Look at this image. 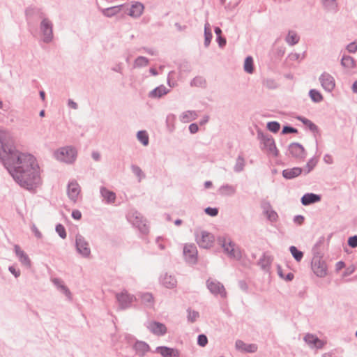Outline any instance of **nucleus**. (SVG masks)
Returning <instances> with one entry per match:
<instances>
[{
    "instance_id": "obj_1",
    "label": "nucleus",
    "mask_w": 357,
    "mask_h": 357,
    "mask_svg": "<svg viewBox=\"0 0 357 357\" xmlns=\"http://www.w3.org/2000/svg\"><path fill=\"white\" fill-rule=\"evenodd\" d=\"M0 159L13 179L22 188L34 190L40 183L39 167L31 154L17 150L10 135L0 130Z\"/></svg>"
},
{
    "instance_id": "obj_2",
    "label": "nucleus",
    "mask_w": 357,
    "mask_h": 357,
    "mask_svg": "<svg viewBox=\"0 0 357 357\" xmlns=\"http://www.w3.org/2000/svg\"><path fill=\"white\" fill-rule=\"evenodd\" d=\"M77 154V150L71 146L62 147L54 152L56 160L68 164H72L75 161Z\"/></svg>"
},
{
    "instance_id": "obj_3",
    "label": "nucleus",
    "mask_w": 357,
    "mask_h": 357,
    "mask_svg": "<svg viewBox=\"0 0 357 357\" xmlns=\"http://www.w3.org/2000/svg\"><path fill=\"white\" fill-rule=\"evenodd\" d=\"M218 241L224 249V252L230 257L236 260L241 258V251L240 248L236 245L230 239L221 237L218 238Z\"/></svg>"
},
{
    "instance_id": "obj_4",
    "label": "nucleus",
    "mask_w": 357,
    "mask_h": 357,
    "mask_svg": "<svg viewBox=\"0 0 357 357\" xmlns=\"http://www.w3.org/2000/svg\"><path fill=\"white\" fill-rule=\"evenodd\" d=\"M257 138L260 140L261 144L263 145L262 149H265L269 153L273 154L274 156H278V150L276 148L273 138L268 135L264 134L262 131H257Z\"/></svg>"
},
{
    "instance_id": "obj_5",
    "label": "nucleus",
    "mask_w": 357,
    "mask_h": 357,
    "mask_svg": "<svg viewBox=\"0 0 357 357\" xmlns=\"http://www.w3.org/2000/svg\"><path fill=\"white\" fill-rule=\"evenodd\" d=\"M128 220L134 226L137 227L142 234L148 233L149 227H147L145 220L143 219V217L137 211L130 212L128 215Z\"/></svg>"
},
{
    "instance_id": "obj_6",
    "label": "nucleus",
    "mask_w": 357,
    "mask_h": 357,
    "mask_svg": "<svg viewBox=\"0 0 357 357\" xmlns=\"http://www.w3.org/2000/svg\"><path fill=\"white\" fill-rule=\"evenodd\" d=\"M40 30L43 36V42L45 43H50L53 39L52 22L48 18H43L40 24Z\"/></svg>"
},
{
    "instance_id": "obj_7",
    "label": "nucleus",
    "mask_w": 357,
    "mask_h": 357,
    "mask_svg": "<svg viewBox=\"0 0 357 357\" xmlns=\"http://www.w3.org/2000/svg\"><path fill=\"white\" fill-rule=\"evenodd\" d=\"M116 298L119 303V308L125 310L130 307L132 303L136 301L134 295L128 294L126 290L116 294Z\"/></svg>"
},
{
    "instance_id": "obj_8",
    "label": "nucleus",
    "mask_w": 357,
    "mask_h": 357,
    "mask_svg": "<svg viewBox=\"0 0 357 357\" xmlns=\"http://www.w3.org/2000/svg\"><path fill=\"white\" fill-rule=\"evenodd\" d=\"M206 286L210 292L215 295H220L222 298L227 296V292L222 284L217 280L208 279L206 281Z\"/></svg>"
},
{
    "instance_id": "obj_9",
    "label": "nucleus",
    "mask_w": 357,
    "mask_h": 357,
    "mask_svg": "<svg viewBox=\"0 0 357 357\" xmlns=\"http://www.w3.org/2000/svg\"><path fill=\"white\" fill-rule=\"evenodd\" d=\"M77 251L84 257H89L91 255V249L89 243L80 234H77L75 238Z\"/></svg>"
},
{
    "instance_id": "obj_10",
    "label": "nucleus",
    "mask_w": 357,
    "mask_h": 357,
    "mask_svg": "<svg viewBox=\"0 0 357 357\" xmlns=\"http://www.w3.org/2000/svg\"><path fill=\"white\" fill-rule=\"evenodd\" d=\"M183 255L185 261L191 264L197 261V250L194 244H186L183 248Z\"/></svg>"
},
{
    "instance_id": "obj_11",
    "label": "nucleus",
    "mask_w": 357,
    "mask_h": 357,
    "mask_svg": "<svg viewBox=\"0 0 357 357\" xmlns=\"http://www.w3.org/2000/svg\"><path fill=\"white\" fill-rule=\"evenodd\" d=\"M319 80L323 89L327 92L333 91L335 87V81L334 77L328 73H323L320 75Z\"/></svg>"
},
{
    "instance_id": "obj_12",
    "label": "nucleus",
    "mask_w": 357,
    "mask_h": 357,
    "mask_svg": "<svg viewBox=\"0 0 357 357\" xmlns=\"http://www.w3.org/2000/svg\"><path fill=\"white\" fill-rule=\"evenodd\" d=\"M289 151L291 155L298 160H303L306 157V152L304 147L298 142L289 144Z\"/></svg>"
},
{
    "instance_id": "obj_13",
    "label": "nucleus",
    "mask_w": 357,
    "mask_h": 357,
    "mask_svg": "<svg viewBox=\"0 0 357 357\" xmlns=\"http://www.w3.org/2000/svg\"><path fill=\"white\" fill-rule=\"evenodd\" d=\"M144 9V5L137 1L132 3L130 7L125 6V8H123L125 13L134 18L139 17L142 15Z\"/></svg>"
},
{
    "instance_id": "obj_14",
    "label": "nucleus",
    "mask_w": 357,
    "mask_h": 357,
    "mask_svg": "<svg viewBox=\"0 0 357 357\" xmlns=\"http://www.w3.org/2000/svg\"><path fill=\"white\" fill-rule=\"evenodd\" d=\"M196 240L201 248H209L213 245L214 237L211 234L203 231L201 232L200 237L197 236Z\"/></svg>"
},
{
    "instance_id": "obj_15",
    "label": "nucleus",
    "mask_w": 357,
    "mask_h": 357,
    "mask_svg": "<svg viewBox=\"0 0 357 357\" xmlns=\"http://www.w3.org/2000/svg\"><path fill=\"white\" fill-rule=\"evenodd\" d=\"M312 269L318 277H324L327 273V266L324 261L320 259H313Z\"/></svg>"
},
{
    "instance_id": "obj_16",
    "label": "nucleus",
    "mask_w": 357,
    "mask_h": 357,
    "mask_svg": "<svg viewBox=\"0 0 357 357\" xmlns=\"http://www.w3.org/2000/svg\"><path fill=\"white\" fill-rule=\"evenodd\" d=\"M235 347L238 351L244 353H255L258 349L256 344H246L241 340L236 341Z\"/></svg>"
},
{
    "instance_id": "obj_17",
    "label": "nucleus",
    "mask_w": 357,
    "mask_h": 357,
    "mask_svg": "<svg viewBox=\"0 0 357 357\" xmlns=\"http://www.w3.org/2000/svg\"><path fill=\"white\" fill-rule=\"evenodd\" d=\"M304 340L312 348L321 349L325 344L323 340L310 333H307L305 335Z\"/></svg>"
},
{
    "instance_id": "obj_18",
    "label": "nucleus",
    "mask_w": 357,
    "mask_h": 357,
    "mask_svg": "<svg viewBox=\"0 0 357 357\" xmlns=\"http://www.w3.org/2000/svg\"><path fill=\"white\" fill-rule=\"evenodd\" d=\"M147 328L152 333L158 336H162L167 333L165 325L158 321L150 322Z\"/></svg>"
},
{
    "instance_id": "obj_19",
    "label": "nucleus",
    "mask_w": 357,
    "mask_h": 357,
    "mask_svg": "<svg viewBox=\"0 0 357 357\" xmlns=\"http://www.w3.org/2000/svg\"><path fill=\"white\" fill-rule=\"evenodd\" d=\"M155 352L160 354L162 357H179L180 353L178 349L169 348L165 346L156 347Z\"/></svg>"
},
{
    "instance_id": "obj_20",
    "label": "nucleus",
    "mask_w": 357,
    "mask_h": 357,
    "mask_svg": "<svg viewBox=\"0 0 357 357\" xmlns=\"http://www.w3.org/2000/svg\"><path fill=\"white\" fill-rule=\"evenodd\" d=\"M136 354L143 357L150 350L149 345L143 341H137L133 345Z\"/></svg>"
},
{
    "instance_id": "obj_21",
    "label": "nucleus",
    "mask_w": 357,
    "mask_h": 357,
    "mask_svg": "<svg viewBox=\"0 0 357 357\" xmlns=\"http://www.w3.org/2000/svg\"><path fill=\"white\" fill-rule=\"evenodd\" d=\"M15 252L16 255L18 257L20 261L25 266L30 267L31 266V260L28 255L21 250L20 247L17 245H15L14 247Z\"/></svg>"
},
{
    "instance_id": "obj_22",
    "label": "nucleus",
    "mask_w": 357,
    "mask_h": 357,
    "mask_svg": "<svg viewBox=\"0 0 357 357\" xmlns=\"http://www.w3.org/2000/svg\"><path fill=\"white\" fill-rule=\"evenodd\" d=\"M80 192V188L77 183L70 182L68 185V195L69 198L75 202Z\"/></svg>"
},
{
    "instance_id": "obj_23",
    "label": "nucleus",
    "mask_w": 357,
    "mask_h": 357,
    "mask_svg": "<svg viewBox=\"0 0 357 357\" xmlns=\"http://www.w3.org/2000/svg\"><path fill=\"white\" fill-rule=\"evenodd\" d=\"M100 192L103 198V199L106 202L107 204H113L116 200V194L105 187H101L100 189Z\"/></svg>"
},
{
    "instance_id": "obj_24",
    "label": "nucleus",
    "mask_w": 357,
    "mask_h": 357,
    "mask_svg": "<svg viewBox=\"0 0 357 357\" xmlns=\"http://www.w3.org/2000/svg\"><path fill=\"white\" fill-rule=\"evenodd\" d=\"M162 284L168 289H172L176 287L177 281L174 276L165 273L160 278Z\"/></svg>"
},
{
    "instance_id": "obj_25",
    "label": "nucleus",
    "mask_w": 357,
    "mask_h": 357,
    "mask_svg": "<svg viewBox=\"0 0 357 357\" xmlns=\"http://www.w3.org/2000/svg\"><path fill=\"white\" fill-rule=\"evenodd\" d=\"M125 8L124 4H121L116 6H112L107 8H100V11L102 13L103 15L107 17H112L114 16L115 15L120 13L123 8Z\"/></svg>"
},
{
    "instance_id": "obj_26",
    "label": "nucleus",
    "mask_w": 357,
    "mask_h": 357,
    "mask_svg": "<svg viewBox=\"0 0 357 357\" xmlns=\"http://www.w3.org/2000/svg\"><path fill=\"white\" fill-rule=\"evenodd\" d=\"M321 200V197L314 193H306L301 197V203L304 206L318 202Z\"/></svg>"
},
{
    "instance_id": "obj_27",
    "label": "nucleus",
    "mask_w": 357,
    "mask_h": 357,
    "mask_svg": "<svg viewBox=\"0 0 357 357\" xmlns=\"http://www.w3.org/2000/svg\"><path fill=\"white\" fill-rule=\"evenodd\" d=\"M303 169L300 167H294L286 169L282 171V176L286 179H292L301 174Z\"/></svg>"
},
{
    "instance_id": "obj_28",
    "label": "nucleus",
    "mask_w": 357,
    "mask_h": 357,
    "mask_svg": "<svg viewBox=\"0 0 357 357\" xmlns=\"http://www.w3.org/2000/svg\"><path fill=\"white\" fill-rule=\"evenodd\" d=\"M218 192L222 196H232L236 193V189L234 185L225 184L219 188Z\"/></svg>"
},
{
    "instance_id": "obj_29",
    "label": "nucleus",
    "mask_w": 357,
    "mask_h": 357,
    "mask_svg": "<svg viewBox=\"0 0 357 357\" xmlns=\"http://www.w3.org/2000/svg\"><path fill=\"white\" fill-rule=\"evenodd\" d=\"M264 212L266 214L268 220L271 222H275L278 220V213L274 210H273L271 206L269 204H267L264 206Z\"/></svg>"
},
{
    "instance_id": "obj_30",
    "label": "nucleus",
    "mask_w": 357,
    "mask_h": 357,
    "mask_svg": "<svg viewBox=\"0 0 357 357\" xmlns=\"http://www.w3.org/2000/svg\"><path fill=\"white\" fill-rule=\"evenodd\" d=\"M169 90L163 85H160L149 93L151 98H160L162 96L167 94Z\"/></svg>"
},
{
    "instance_id": "obj_31",
    "label": "nucleus",
    "mask_w": 357,
    "mask_h": 357,
    "mask_svg": "<svg viewBox=\"0 0 357 357\" xmlns=\"http://www.w3.org/2000/svg\"><path fill=\"white\" fill-rule=\"evenodd\" d=\"M212 37L213 35L211 32V25L208 22H206L204 25V46L206 47L209 46Z\"/></svg>"
},
{
    "instance_id": "obj_32",
    "label": "nucleus",
    "mask_w": 357,
    "mask_h": 357,
    "mask_svg": "<svg viewBox=\"0 0 357 357\" xmlns=\"http://www.w3.org/2000/svg\"><path fill=\"white\" fill-rule=\"evenodd\" d=\"M341 64L342 66L349 69H352L356 67L355 60L353 57L348 55H344L342 56L341 59Z\"/></svg>"
},
{
    "instance_id": "obj_33",
    "label": "nucleus",
    "mask_w": 357,
    "mask_h": 357,
    "mask_svg": "<svg viewBox=\"0 0 357 357\" xmlns=\"http://www.w3.org/2000/svg\"><path fill=\"white\" fill-rule=\"evenodd\" d=\"M197 117V114L196 112L188 110L182 114L181 116V121L184 123H188L196 119Z\"/></svg>"
},
{
    "instance_id": "obj_34",
    "label": "nucleus",
    "mask_w": 357,
    "mask_h": 357,
    "mask_svg": "<svg viewBox=\"0 0 357 357\" xmlns=\"http://www.w3.org/2000/svg\"><path fill=\"white\" fill-rule=\"evenodd\" d=\"M297 119L301 121L305 126H307L308 128L313 132H318L319 128L317 125H315L310 120L303 117V116H298Z\"/></svg>"
},
{
    "instance_id": "obj_35",
    "label": "nucleus",
    "mask_w": 357,
    "mask_h": 357,
    "mask_svg": "<svg viewBox=\"0 0 357 357\" xmlns=\"http://www.w3.org/2000/svg\"><path fill=\"white\" fill-rule=\"evenodd\" d=\"M285 40L289 45H294L298 43L299 36L295 31H289Z\"/></svg>"
},
{
    "instance_id": "obj_36",
    "label": "nucleus",
    "mask_w": 357,
    "mask_h": 357,
    "mask_svg": "<svg viewBox=\"0 0 357 357\" xmlns=\"http://www.w3.org/2000/svg\"><path fill=\"white\" fill-rule=\"evenodd\" d=\"M309 96L311 100L316 103L321 102L324 99L321 93L316 89H311L309 91Z\"/></svg>"
},
{
    "instance_id": "obj_37",
    "label": "nucleus",
    "mask_w": 357,
    "mask_h": 357,
    "mask_svg": "<svg viewBox=\"0 0 357 357\" xmlns=\"http://www.w3.org/2000/svg\"><path fill=\"white\" fill-rule=\"evenodd\" d=\"M322 2L326 10L334 12L337 10V3L336 0H322Z\"/></svg>"
},
{
    "instance_id": "obj_38",
    "label": "nucleus",
    "mask_w": 357,
    "mask_h": 357,
    "mask_svg": "<svg viewBox=\"0 0 357 357\" xmlns=\"http://www.w3.org/2000/svg\"><path fill=\"white\" fill-rule=\"evenodd\" d=\"M141 300L144 305L146 306H152L153 303V297L150 293H143L141 294Z\"/></svg>"
},
{
    "instance_id": "obj_39",
    "label": "nucleus",
    "mask_w": 357,
    "mask_h": 357,
    "mask_svg": "<svg viewBox=\"0 0 357 357\" xmlns=\"http://www.w3.org/2000/svg\"><path fill=\"white\" fill-rule=\"evenodd\" d=\"M245 167V159L242 155H238L236 164L234 167V170L236 172H240L243 170Z\"/></svg>"
},
{
    "instance_id": "obj_40",
    "label": "nucleus",
    "mask_w": 357,
    "mask_h": 357,
    "mask_svg": "<svg viewBox=\"0 0 357 357\" xmlns=\"http://www.w3.org/2000/svg\"><path fill=\"white\" fill-rule=\"evenodd\" d=\"M131 169L132 173L138 178L139 182H141V181L145 178L144 173L139 166L136 165H132Z\"/></svg>"
},
{
    "instance_id": "obj_41",
    "label": "nucleus",
    "mask_w": 357,
    "mask_h": 357,
    "mask_svg": "<svg viewBox=\"0 0 357 357\" xmlns=\"http://www.w3.org/2000/svg\"><path fill=\"white\" fill-rule=\"evenodd\" d=\"M273 261V259L268 255H264L262 258L259 259V264L263 269L268 268Z\"/></svg>"
},
{
    "instance_id": "obj_42",
    "label": "nucleus",
    "mask_w": 357,
    "mask_h": 357,
    "mask_svg": "<svg viewBox=\"0 0 357 357\" xmlns=\"http://www.w3.org/2000/svg\"><path fill=\"white\" fill-rule=\"evenodd\" d=\"M289 250L293 257L296 261H301L303 257V252L298 250L295 246L292 245L289 248Z\"/></svg>"
},
{
    "instance_id": "obj_43",
    "label": "nucleus",
    "mask_w": 357,
    "mask_h": 357,
    "mask_svg": "<svg viewBox=\"0 0 357 357\" xmlns=\"http://www.w3.org/2000/svg\"><path fill=\"white\" fill-rule=\"evenodd\" d=\"M137 139L144 146L149 144V136L145 130H140L137 134Z\"/></svg>"
},
{
    "instance_id": "obj_44",
    "label": "nucleus",
    "mask_w": 357,
    "mask_h": 357,
    "mask_svg": "<svg viewBox=\"0 0 357 357\" xmlns=\"http://www.w3.org/2000/svg\"><path fill=\"white\" fill-rule=\"evenodd\" d=\"M244 70L248 73H252L254 71L253 68V59L252 56H248L245 58L244 62Z\"/></svg>"
},
{
    "instance_id": "obj_45",
    "label": "nucleus",
    "mask_w": 357,
    "mask_h": 357,
    "mask_svg": "<svg viewBox=\"0 0 357 357\" xmlns=\"http://www.w3.org/2000/svg\"><path fill=\"white\" fill-rule=\"evenodd\" d=\"M149 64V59L144 56H138L135 62H134V67L135 68H140L143 66H146Z\"/></svg>"
},
{
    "instance_id": "obj_46",
    "label": "nucleus",
    "mask_w": 357,
    "mask_h": 357,
    "mask_svg": "<svg viewBox=\"0 0 357 357\" xmlns=\"http://www.w3.org/2000/svg\"><path fill=\"white\" fill-rule=\"evenodd\" d=\"M266 127L268 130L275 133L279 131L280 124L277 121H271L267 123Z\"/></svg>"
},
{
    "instance_id": "obj_47",
    "label": "nucleus",
    "mask_w": 357,
    "mask_h": 357,
    "mask_svg": "<svg viewBox=\"0 0 357 357\" xmlns=\"http://www.w3.org/2000/svg\"><path fill=\"white\" fill-rule=\"evenodd\" d=\"M206 84V80L202 77H196L192 81L190 84L195 86H204Z\"/></svg>"
},
{
    "instance_id": "obj_48",
    "label": "nucleus",
    "mask_w": 357,
    "mask_h": 357,
    "mask_svg": "<svg viewBox=\"0 0 357 357\" xmlns=\"http://www.w3.org/2000/svg\"><path fill=\"white\" fill-rule=\"evenodd\" d=\"M188 320L191 323L195 322L199 316L198 312L191 310L190 309L188 310Z\"/></svg>"
},
{
    "instance_id": "obj_49",
    "label": "nucleus",
    "mask_w": 357,
    "mask_h": 357,
    "mask_svg": "<svg viewBox=\"0 0 357 357\" xmlns=\"http://www.w3.org/2000/svg\"><path fill=\"white\" fill-rule=\"evenodd\" d=\"M56 231L61 238L64 239L66 238V231L65 227L61 224H58L56 226Z\"/></svg>"
},
{
    "instance_id": "obj_50",
    "label": "nucleus",
    "mask_w": 357,
    "mask_h": 357,
    "mask_svg": "<svg viewBox=\"0 0 357 357\" xmlns=\"http://www.w3.org/2000/svg\"><path fill=\"white\" fill-rule=\"evenodd\" d=\"M317 161H315L313 158L310 159L306 164L305 169H304L305 171V174H308L310 172L313 168L316 166Z\"/></svg>"
},
{
    "instance_id": "obj_51",
    "label": "nucleus",
    "mask_w": 357,
    "mask_h": 357,
    "mask_svg": "<svg viewBox=\"0 0 357 357\" xmlns=\"http://www.w3.org/2000/svg\"><path fill=\"white\" fill-rule=\"evenodd\" d=\"M264 86H265L268 89H275L277 87L276 82L272 79H265L263 82Z\"/></svg>"
},
{
    "instance_id": "obj_52",
    "label": "nucleus",
    "mask_w": 357,
    "mask_h": 357,
    "mask_svg": "<svg viewBox=\"0 0 357 357\" xmlns=\"http://www.w3.org/2000/svg\"><path fill=\"white\" fill-rule=\"evenodd\" d=\"M197 343L201 347H205L208 343L207 337L204 334L199 335L197 337Z\"/></svg>"
},
{
    "instance_id": "obj_53",
    "label": "nucleus",
    "mask_w": 357,
    "mask_h": 357,
    "mask_svg": "<svg viewBox=\"0 0 357 357\" xmlns=\"http://www.w3.org/2000/svg\"><path fill=\"white\" fill-rule=\"evenodd\" d=\"M289 133H298V130L289 126H284L282 130V134L286 135Z\"/></svg>"
},
{
    "instance_id": "obj_54",
    "label": "nucleus",
    "mask_w": 357,
    "mask_h": 357,
    "mask_svg": "<svg viewBox=\"0 0 357 357\" xmlns=\"http://www.w3.org/2000/svg\"><path fill=\"white\" fill-rule=\"evenodd\" d=\"M205 212L206 214L212 216V217H214V216H216L218 213V208H211V207H207L206 209H205Z\"/></svg>"
},
{
    "instance_id": "obj_55",
    "label": "nucleus",
    "mask_w": 357,
    "mask_h": 357,
    "mask_svg": "<svg viewBox=\"0 0 357 357\" xmlns=\"http://www.w3.org/2000/svg\"><path fill=\"white\" fill-rule=\"evenodd\" d=\"M347 50L350 53H355L357 52V43L352 42L347 46Z\"/></svg>"
},
{
    "instance_id": "obj_56",
    "label": "nucleus",
    "mask_w": 357,
    "mask_h": 357,
    "mask_svg": "<svg viewBox=\"0 0 357 357\" xmlns=\"http://www.w3.org/2000/svg\"><path fill=\"white\" fill-rule=\"evenodd\" d=\"M59 289L68 298H70L71 296V293L69 290V289L66 286L64 285L63 284L62 285H61V287L59 288Z\"/></svg>"
},
{
    "instance_id": "obj_57",
    "label": "nucleus",
    "mask_w": 357,
    "mask_h": 357,
    "mask_svg": "<svg viewBox=\"0 0 357 357\" xmlns=\"http://www.w3.org/2000/svg\"><path fill=\"white\" fill-rule=\"evenodd\" d=\"M348 245L351 248L357 247V236H354L349 238Z\"/></svg>"
},
{
    "instance_id": "obj_58",
    "label": "nucleus",
    "mask_w": 357,
    "mask_h": 357,
    "mask_svg": "<svg viewBox=\"0 0 357 357\" xmlns=\"http://www.w3.org/2000/svg\"><path fill=\"white\" fill-rule=\"evenodd\" d=\"M304 217L301 215H296L294 218V222L295 223H297L298 225H302L304 222Z\"/></svg>"
},
{
    "instance_id": "obj_59",
    "label": "nucleus",
    "mask_w": 357,
    "mask_h": 357,
    "mask_svg": "<svg viewBox=\"0 0 357 357\" xmlns=\"http://www.w3.org/2000/svg\"><path fill=\"white\" fill-rule=\"evenodd\" d=\"M72 217L75 219V220H79L81 219L82 218V213L79 211L78 210H74L73 212H72Z\"/></svg>"
},
{
    "instance_id": "obj_60",
    "label": "nucleus",
    "mask_w": 357,
    "mask_h": 357,
    "mask_svg": "<svg viewBox=\"0 0 357 357\" xmlns=\"http://www.w3.org/2000/svg\"><path fill=\"white\" fill-rule=\"evenodd\" d=\"M31 229H32V231L34 233L35 236L38 238H40L42 237V234L41 232L38 229V228L36 227V225H33L31 227Z\"/></svg>"
},
{
    "instance_id": "obj_61",
    "label": "nucleus",
    "mask_w": 357,
    "mask_h": 357,
    "mask_svg": "<svg viewBox=\"0 0 357 357\" xmlns=\"http://www.w3.org/2000/svg\"><path fill=\"white\" fill-rule=\"evenodd\" d=\"M199 130L198 126L196 123H192L189 126V130L191 133L195 134Z\"/></svg>"
},
{
    "instance_id": "obj_62",
    "label": "nucleus",
    "mask_w": 357,
    "mask_h": 357,
    "mask_svg": "<svg viewBox=\"0 0 357 357\" xmlns=\"http://www.w3.org/2000/svg\"><path fill=\"white\" fill-rule=\"evenodd\" d=\"M217 41L220 47H222L226 45V39L222 36H218Z\"/></svg>"
},
{
    "instance_id": "obj_63",
    "label": "nucleus",
    "mask_w": 357,
    "mask_h": 357,
    "mask_svg": "<svg viewBox=\"0 0 357 357\" xmlns=\"http://www.w3.org/2000/svg\"><path fill=\"white\" fill-rule=\"evenodd\" d=\"M9 271L15 275V278H17L20 275V271L18 270L17 271L13 266H10Z\"/></svg>"
},
{
    "instance_id": "obj_64",
    "label": "nucleus",
    "mask_w": 357,
    "mask_h": 357,
    "mask_svg": "<svg viewBox=\"0 0 357 357\" xmlns=\"http://www.w3.org/2000/svg\"><path fill=\"white\" fill-rule=\"evenodd\" d=\"M92 158L96 161H99L100 159V155L97 151H93L91 154Z\"/></svg>"
}]
</instances>
